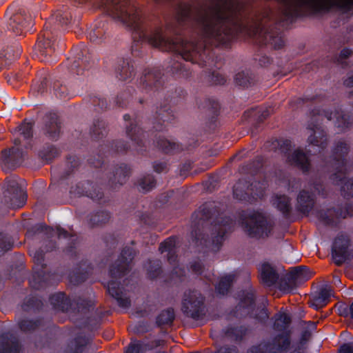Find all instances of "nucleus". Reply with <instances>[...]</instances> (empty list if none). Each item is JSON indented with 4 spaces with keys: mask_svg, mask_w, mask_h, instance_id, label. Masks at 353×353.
Masks as SVG:
<instances>
[{
    "mask_svg": "<svg viewBox=\"0 0 353 353\" xmlns=\"http://www.w3.org/2000/svg\"><path fill=\"white\" fill-rule=\"evenodd\" d=\"M273 204L283 212H287L290 210L289 199L285 195H277L274 198Z\"/></svg>",
    "mask_w": 353,
    "mask_h": 353,
    "instance_id": "obj_18",
    "label": "nucleus"
},
{
    "mask_svg": "<svg viewBox=\"0 0 353 353\" xmlns=\"http://www.w3.org/2000/svg\"><path fill=\"white\" fill-rule=\"evenodd\" d=\"M155 181L151 176H144L138 181L139 190L143 192L150 191L155 186Z\"/></svg>",
    "mask_w": 353,
    "mask_h": 353,
    "instance_id": "obj_19",
    "label": "nucleus"
},
{
    "mask_svg": "<svg viewBox=\"0 0 353 353\" xmlns=\"http://www.w3.org/2000/svg\"><path fill=\"white\" fill-rule=\"evenodd\" d=\"M30 22V17H26L24 13L18 12L10 14L8 23L14 32L19 33L23 28H27L28 25L31 23Z\"/></svg>",
    "mask_w": 353,
    "mask_h": 353,
    "instance_id": "obj_8",
    "label": "nucleus"
},
{
    "mask_svg": "<svg viewBox=\"0 0 353 353\" xmlns=\"http://www.w3.org/2000/svg\"><path fill=\"white\" fill-rule=\"evenodd\" d=\"M243 231L253 238L268 236L272 230V224L259 212H250L242 223Z\"/></svg>",
    "mask_w": 353,
    "mask_h": 353,
    "instance_id": "obj_3",
    "label": "nucleus"
},
{
    "mask_svg": "<svg viewBox=\"0 0 353 353\" xmlns=\"http://www.w3.org/2000/svg\"><path fill=\"white\" fill-rule=\"evenodd\" d=\"M61 25L68 24L70 21V15L68 13L58 11L52 16Z\"/></svg>",
    "mask_w": 353,
    "mask_h": 353,
    "instance_id": "obj_25",
    "label": "nucleus"
},
{
    "mask_svg": "<svg viewBox=\"0 0 353 353\" xmlns=\"http://www.w3.org/2000/svg\"><path fill=\"white\" fill-rule=\"evenodd\" d=\"M174 314L172 310H168L162 312L157 318V323L159 325L171 323L174 320Z\"/></svg>",
    "mask_w": 353,
    "mask_h": 353,
    "instance_id": "obj_20",
    "label": "nucleus"
},
{
    "mask_svg": "<svg viewBox=\"0 0 353 353\" xmlns=\"http://www.w3.org/2000/svg\"><path fill=\"white\" fill-rule=\"evenodd\" d=\"M272 45L275 48H280L283 45V42L281 39L275 38L272 39Z\"/></svg>",
    "mask_w": 353,
    "mask_h": 353,
    "instance_id": "obj_34",
    "label": "nucleus"
},
{
    "mask_svg": "<svg viewBox=\"0 0 353 353\" xmlns=\"http://www.w3.org/2000/svg\"><path fill=\"white\" fill-rule=\"evenodd\" d=\"M350 316L353 319V303L350 305Z\"/></svg>",
    "mask_w": 353,
    "mask_h": 353,
    "instance_id": "obj_44",
    "label": "nucleus"
},
{
    "mask_svg": "<svg viewBox=\"0 0 353 353\" xmlns=\"http://www.w3.org/2000/svg\"><path fill=\"white\" fill-rule=\"evenodd\" d=\"M133 258L132 254L130 250L124 251L118 263L111 269V274L115 277L124 274L128 270L130 262Z\"/></svg>",
    "mask_w": 353,
    "mask_h": 353,
    "instance_id": "obj_9",
    "label": "nucleus"
},
{
    "mask_svg": "<svg viewBox=\"0 0 353 353\" xmlns=\"http://www.w3.org/2000/svg\"><path fill=\"white\" fill-rule=\"evenodd\" d=\"M236 83L242 86H247L251 83V77L244 71L238 72L234 77Z\"/></svg>",
    "mask_w": 353,
    "mask_h": 353,
    "instance_id": "obj_21",
    "label": "nucleus"
},
{
    "mask_svg": "<svg viewBox=\"0 0 353 353\" xmlns=\"http://www.w3.org/2000/svg\"><path fill=\"white\" fill-rule=\"evenodd\" d=\"M219 353H225L224 352V350L223 349H221L219 352Z\"/></svg>",
    "mask_w": 353,
    "mask_h": 353,
    "instance_id": "obj_46",
    "label": "nucleus"
},
{
    "mask_svg": "<svg viewBox=\"0 0 353 353\" xmlns=\"http://www.w3.org/2000/svg\"><path fill=\"white\" fill-rule=\"evenodd\" d=\"M215 81V83L216 84H221V83H223L225 82V79L223 77H220V79H217Z\"/></svg>",
    "mask_w": 353,
    "mask_h": 353,
    "instance_id": "obj_43",
    "label": "nucleus"
},
{
    "mask_svg": "<svg viewBox=\"0 0 353 353\" xmlns=\"http://www.w3.org/2000/svg\"><path fill=\"white\" fill-rule=\"evenodd\" d=\"M203 299L200 294L192 292L185 294L183 301V309L185 312L194 315L199 312L202 304Z\"/></svg>",
    "mask_w": 353,
    "mask_h": 353,
    "instance_id": "obj_6",
    "label": "nucleus"
},
{
    "mask_svg": "<svg viewBox=\"0 0 353 353\" xmlns=\"http://www.w3.org/2000/svg\"><path fill=\"white\" fill-rule=\"evenodd\" d=\"M290 323V318L287 314H281L275 321V325L276 327L282 326V325H288Z\"/></svg>",
    "mask_w": 353,
    "mask_h": 353,
    "instance_id": "obj_30",
    "label": "nucleus"
},
{
    "mask_svg": "<svg viewBox=\"0 0 353 353\" xmlns=\"http://www.w3.org/2000/svg\"><path fill=\"white\" fill-rule=\"evenodd\" d=\"M261 316L259 317L261 319H265L268 317V314L265 310H261Z\"/></svg>",
    "mask_w": 353,
    "mask_h": 353,
    "instance_id": "obj_42",
    "label": "nucleus"
},
{
    "mask_svg": "<svg viewBox=\"0 0 353 353\" xmlns=\"http://www.w3.org/2000/svg\"><path fill=\"white\" fill-rule=\"evenodd\" d=\"M28 323H30L28 321L21 322L20 324L21 328L24 330H29L30 328L28 327V325H26Z\"/></svg>",
    "mask_w": 353,
    "mask_h": 353,
    "instance_id": "obj_39",
    "label": "nucleus"
},
{
    "mask_svg": "<svg viewBox=\"0 0 353 353\" xmlns=\"http://www.w3.org/2000/svg\"><path fill=\"white\" fill-rule=\"evenodd\" d=\"M332 295V291L330 287L325 286L321 288L319 291L312 295L310 301L311 306L316 310L323 307L329 302Z\"/></svg>",
    "mask_w": 353,
    "mask_h": 353,
    "instance_id": "obj_7",
    "label": "nucleus"
},
{
    "mask_svg": "<svg viewBox=\"0 0 353 353\" xmlns=\"http://www.w3.org/2000/svg\"><path fill=\"white\" fill-rule=\"evenodd\" d=\"M45 131L49 137L54 139L59 134V126L55 121H52L46 125Z\"/></svg>",
    "mask_w": 353,
    "mask_h": 353,
    "instance_id": "obj_22",
    "label": "nucleus"
},
{
    "mask_svg": "<svg viewBox=\"0 0 353 353\" xmlns=\"http://www.w3.org/2000/svg\"><path fill=\"white\" fill-rule=\"evenodd\" d=\"M19 154L18 150H6L2 152L1 157L0 159V165L1 168L6 170L9 169V164L12 158H17Z\"/></svg>",
    "mask_w": 353,
    "mask_h": 353,
    "instance_id": "obj_16",
    "label": "nucleus"
},
{
    "mask_svg": "<svg viewBox=\"0 0 353 353\" xmlns=\"http://www.w3.org/2000/svg\"><path fill=\"white\" fill-rule=\"evenodd\" d=\"M32 254H33L34 259H35L38 263L41 262L42 256H39V254L37 252L32 253Z\"/></svg>",
    "mask_w": 353,
    "mask_h": 353,
    "instance_id": "obj_41",
    "label": "nucleus"
},
{
    "mask_svg": "<svg viewBox=\"0 0 353 353\" xmlns=\"http://www.w3.org/2000/svg\"><path fill=\"white\" fill-rule=\"evenodd\" d=\"M102 8L114 19L137 30L139 36L154 47L162 48L165 50L177 52L181 57L192 63H199L200 50L192 41L170 42L161 35V30L156 28L147 30L140 28L141 21L139 13L132 8L128 7V0H105Z\"/></svg>",
    "mask_w": 353,
    "mask_h": 353,
    "instance_id": "obj_1",
    "label": "nucleus"
},
{
    "mask_svg": "<svg viewBox=\"0 0 353 353\" xmlns=\"http://www.w3.org/2000/svg\"><path fill=\"white\" fill-rule=\"evenodd\" d=\"M19 142H20V141H19V139H16L14 140V145H18V144L19 143Z\"/></svg>",
    "mask_w": 353,
    "mask_h": 353,
    "instance_id": "obj_45",
    "label": "nucleus"
},
{
    "mask_svg": "<svg viewBox=\"0 0 353 353\" xmlns=\"http://www.w3.org/2000/svg\"><path fill=\"white\" fill-rule=\"evenodd\" d=\"M234 279L235 276L234 274H228L223 276L216 288L217 292L222 294L226 293L228 291L230 285L234 281Z\"/></svg>",
    "mask_w": 353,
    "mask_h": 353,
    "instance_id": "obj_17",
    "label": "nucleus"
},
{
    "mask_svg": "<svg viewBox=\"0 0 353 353\" xmlns=\"http://www.w3.org/2000/svg\"><path fill=\"white\" fill-rule=\"evenodd\" d=\"M32 129L31 123H23L19 127L18 132L24 139H28L32 135Z\"/></svg>",
    "mask_w": 353,
    "mask_h": 353,
    "instance_id": "obj_24",
    "label": "nucleus"
},
{
    "mask_svg": "<svg viewBox=\"0 0 353 353\" xmlns=\"http://www.w3.org/2000/svg\"><path fill=\"white\" fill-rule=\"evenodd\" d=\"M8 192L5 196L10 199V205L12 208H19L22 206L26 201V193L24 190L19 186L15 181H12L8 185Z\"/></svg>",
    "mask_w": 353,
    "mask_h": 353,
    "instance_id": "obj_5",
    "label": "nucleus"
},
{
    "mask_svg": "<svg viewBox=\"0 0 353 353\" xmlns=\"http://www.w3.org/2000/svg\"><path fill=\"white\" fill-rule=\"evenodd\" d=\"M343 189L349 194H353V179L346 181L343 186Z\"/></svg>",
    "mask_w": 353,
    "mask_h": 353,
    "instance_id": "obj_32",
    "label": "nucleus"
},
{
    "mask_svg": "<svg viewBox=\"0 0 353 353\" xmlns=\"http://www.w3.org/2000/svg\"><path fill=\"white\" fill-rule=\"evenodd\" d=\"M307 134L308 135L307 141L310 144L322 148L326 145V139L323 131L321 128L318 127L315 128H309L307 129Z\"/></svg>",
    "mask_w": 353,
    "mask_h": 353,
    "instance_id": "obj_11",
    "label": "nucleus"
},
{
    "mask_svg": "<svg viewBox=\"0 0 353 353\" xmlns=\"http://www.w3.org/2000/svg\"><path fill=\"white\" fill-rule=\"evenodd\" d=\"M311 276L309 269L306 268H296L292 269L288 276V279L291 282L299 283L307 280Z\"/></svg>",
    "mask_w": 353,
    "mask_h": 353,
    "instance_id": "obj_14",
    "label": "nucleus"
},
{
    "mask_svg": "<svg viewBox=\"0 0 353 353\" xmlns=\"http://www.w3.org/2000/svg\"><path fill=\"white\" fill-rule=\"evenodd\" d=\"M261 276L263 283L268 286L274 285L279 279L276 271L268 263H264L261 265Z\"/></svg>",
    "mask_w": 353,
    "mask_h": 353,
    "instance_id": "obj_12",
    "label": "nucleus"
},
{
    "mask_svg": "<svg viewBox=\"0 0 353 353\" xmlns=\"http://www.w3.org/2000/svg\"><path fill=\"white\" fill-rule=\"evenodd\" d=\"M345 85L350 88H353V75L348 77L344 82Z\"/></svg>",
    "mask_w": 353,
    "mask_h": 353,
    "instance_id": "obj_35",
    "label": "nucleus"
},
{
    "mask_svg": "<svg viewBox=\"0 0 353 353\" xmlns=\"http://www.w3.org/2000/svg\"><path fill=\"white\" fill-rule=\"evenodd\" d=\"M57 232H58L59 236H63V237L66 236L67 232L65 230H63V229L58 228Z\"/></svg>",
    "mask_w": 353,
    "mask_h": 353,
    "instance_id": "obj_38",
    "label": "nucleus"
},
{
    "mask_svg": "<svg viewBox=\"0 0 353 353\" xmlns=\"http://www.w3.org/2000/svg\"><path fill=\"white\" fill-rule=\"evenodd\" d=\"M350 247V241L345 236L341 235L335 239L332 248V259L336 265H341L347 259Z\"/></svg>",
    "mask_w": 353,
    "mask_h": 353,
    "instance_id": "obj_4",
    "label": "nucleus"
},
{
    "mask_svg": "<svg viewBox=\"0 0 353 353\" xmlns=\"http://www.w3.org/2000/svg\"><path fill=\"white\" fill-rule=\"evenodd\" d=\"M339 353H353V346L349 344H345L342 346Z\"/></svg>",
    "mask_w": 353,
    "mask_h": 353,
    "instance_id": "obj_33",
    "label": "nucleus"
},
{
    "mask_svg": "<svg viewBox=\"0 0 353 353\" xmlns=\"http://www.w3.org/2000/svg\"><path fill=\"white\" fill-rule=\"evenodd\" d=\"M145 350H146V346L143 344H132L129 346L125 353H143Z\"/></svg>",
    "mask_w": 353,
    "mask_h": 353,
    "instance_id": "obj_26",
    "label": "nucleus"
},
{
    "mask_svg": "<svg viewBox=\"0 0 353 353\" xmlns=\"http://www.w3.org/2000/svg\"><path fill=\"white\" fill-rule=\"evenodd\" d=\"M108 291L112 296L117 299L120 306L128 307L130 305V300L123 296L122 292L116 288V284L114 282H110L108 283Z\"/></svg>",
    "mask_w": 353,
    "mask_h": 353,
    "instance_id": "obj_15",
    "label": "nucleus"
},
{
    "mask_svg": "<svg viewBox=\"0 0 353 353\" xmlns=\"http://www.w3.org/2000/svg\"><path fill=\"white\" fill-rule=\"evenodd\" d=\"M203 35L218 42L225 43L231 39L232 32L223 22L219 10L202 14L199 18Z\"/></svg>",
    "mask_w": 353,
    "mask_h": 353,
    "instance_id": "obj_2",
    "label": "nucleus"
},
{
    "mask_svg": "<svg viewBox=\"0 0 353 353\" xmlns=\"http://www.w3.org/2000/svg\"><path fill=\"white\" fill-rule=\"evenodd\" d=\"M240 188V184L236 185L234 187V195L237 197V198H239L240 199H242V196H241L239 193H238V189Z\"/></svg>",
    "mask_w": 353,
    "mask_h": 353,
    "instance_id": "obj_37",
    "label": "nucleus"
},
{
    "mask_svg": "<svg viewBox=\"0 0 353 353\" xmlns=\"http://www.w3.org/2000/svg\"><path fill=\"white\" fill-rule=\"evenodd\" d=\"M351 54V51L348 49H345L341 52V55L344 57H347Z\"/></svg>",
    "mask_w": 353,
    "mask_h": 353,
    "instance_id": "obj_40",
    "label": "nucleus"
},
{
    "mask_svg": "<svg viewBox=\"0 0 353 353\" xmlns=\"http://www.w3.org/2000/svg\"><path fill=\"white\" fill-rule=\"evenodd\" d=\"M288 160L292 164L297 165L303 171H307L310 168V162L307 157L299 150H294Z\"/></svg>",
    "mask_w": 353,
    "mask_h": 353,
    "instance_id": "obj_13",
    "label": "nucleus"
},
{
    "mask_svg": "<svg viewBox=\"0 0 353 353\" xmlns=\"http://www.w3.org/2000/svg\"><path fill=\"white\" fill-rule=\"evenodd\" d=\"M51 46V41L48 38L39 41L37 44V48L41 53H44V50H48V48H50Z\"/></svg>",
    "mask_w": 353,
    "mask_h": 353,
    "instance_id": "obj_27",
    "label": "nucleus"
},
{
    "mask_svg": "<svg viewBox=\"0 0 353 353\" xmlns=\"http://www.w3.org/2000/svg\"><path fill=\"white\" fill-rule=\"evenodd\" d=\"M298 203L302 208L309 207L312 204V199L309 193L301 191L298 196Z\"/></svg>",
    "mask_w": 353,
    "mask_h": 353,
    "instance_id": "obj_23",
    "label": "nucleus"
},
{
    "mask_svg": "<svg viewBox=\"0 0 353 353\" xmlns=\"http://www.w3.org/2000/svg\"><path fill=\"white\" fill-rule=\"evenodd\" d=\"M174 245V241L172 239H169L161 244L159 250L161 252L169 251L172 249Z\"/></svg>",
    "mask_w": 353,
    "mask_h": 353,
    "instance_id": "obj_28",
    "label": "nucleus"
},
{
    "mask_svg": "<svg viewBox=\"0 0 353 353\" xmlns=\"http://www.w3.org/2000/svg\"><path fill=\"white\" fill-rule=\"evenodd\" d=\"M278 340L279 345L280 346L281 349L286 348L290 344L289 339L287 336L280 337Z\"/></svg>",
    "mask_w": 353,
    "mask_h": 353,
    "instance_id": "obj_31",
    "label": "nucleus"
},
{
    "mask_svg": "<svg viewBox=\"0 0 353 353\" xmlns=\"http://www.w3.org/2000/svg\"><path fill=\"white\" fill-rule=\"evenodd\" d=\"M333 4L346 6L353 4V0H307V7L314 10L327 8Z\"/></svg>",
    "mask_w": 353,
    "mask_h": 353,
    "instance_id": "obj_10",
    "label": "nucleus"
},
{
    "mask_svg": "<svg viewBox=\"0 0 353 353\" xmlns=\"http://www.w3.org/2000/svg\"><path fill=\"white\" fill-rule=\"evenodd\" d=\"M131 71L128 64L122 66L119 72V78L122 80H125L130 77Z\"/></svg>",
    "mask_w": 353,
    "mask_h": 353,
    "instance_id": "obj_29",
    "label": "nucleus"
},
{
    "mask_svg": "<svg viewBox=\"0 0 353 353\" xmlns=\"http://www.w3.org/2000/svg\"><path fill=\"white\" fill-rule=\"evenodd\" d=\"M281 290L285 292H290L292 290V288H290V287L287 286V285L285 283V284H281Z\"/></svg>",
    "mask_w": 353,
    "mask_h": 353,
    "instance_id": "obj_36",
    "label": "nucleus"
}]
</instances>
